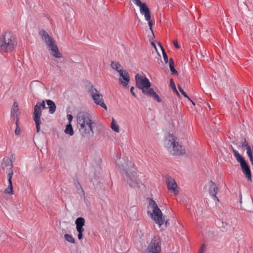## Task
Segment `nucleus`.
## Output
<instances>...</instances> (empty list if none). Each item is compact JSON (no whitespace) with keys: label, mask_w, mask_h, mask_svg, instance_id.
<instances>
[{"label":"nucleus","mask_w":253,"mask_h":253,"mask_svg":"<svg viewBox=\"0 0 253 253\" xmlns=\"http://www.w3.org/2000/svg\"><path fill=\"white\" fill-rule=\"evenodd\" d=\"M140 12L142 15H144L146 20L151 19V13L149 8L146 3H143L140 6Z\"/></svg>","instance_id":"nucleus-16"},{"label":"nucleus","mask_w":253,"mask_h":253,"mask_svg":"<svg viewBox=\"0 0 253 253\" xmlns=\"http://www.w3.org/2000/svg\"><path fill=\"white\" fill-rule=\"evenodd\" d=\"M67 118H68V120L69 122V124H70V123L71 122V121H72L73 120V116L72 115H67Z\"/></svg>","instance_id":"nucleus-41"},{"label":"nucleus","mask_w":253,"mask_h":253,"mask_svg":"<svg viewBox=\"0 0 253 253\" xmlns=\"http://www.w3.org/2000/svg\"><path fill=\"white\" fill-rule=\"evenodd\" d=\"M173 45L174 46L177 48H180V45H179L178 42L177 41H173Z\"/></svg>","instance_id":"nucleus-40"},{"label":"nucleus","mask_w":253,"mask_h":253,"mask_svg":"<svg viewBox=\"0 0 253 253\" xmlns=\"http://www.w3.org/2000/svg\"><path fill=\"white\" fill-rule=\"evenodd\" d=\"M240 203H241V204L242 203V199H241H241H240Z\"/></svg>","instance_id":"nucleus-50"},{"label":"nucleus","mask_w":253,"mask_h":253,"mask_svg":"<svg viewBox=\"0 0 253 253\" xmlns=\"http://www.w3.org/2000/svg\"><path fill=\"white\" fill-rule=\"evenodd\" d=\"M246 149L247 151L248 156L250 158L252 164L253 165V150H252V148L250 147V146H249L248 147H247Z\"/></svg>","instance_id":"nucleus-29"},{"label":"nucleus","mask_w":253,"mask_h":253,"mask_svg":"<svg viewBox=\"0 0 253 253\" xmlns=\"http://www.w3.org/2000/svg\"><path fill=\"white\" fill-rule=\"evenodd\" d=\"M245 177L247 178L248 180L251 182H252L251 171L250 167L247 169L243 171Z\"/></svg>","instance_id":"nucleus-23"},{"label":"nucleus","mask_w":253,"mask_h":253,"mask_svg":"<svg viewBox=\"0 0 253 253\" xmlns=\"http://www.w3.org/2000/svg\"><path fill=\"white\" fill-rule=\"evenodd\" d=\"M212 196L213 197L214 199L215 200L217 201V202H219V199H218V198L216 196V195H212Z\"/></svg>","instance_id":"nucleus-45"},{"label":"nucleus","mask_w":253,"mask_h":253,"mask_svg":"<svg viewBox=\"0 0 253 253\" xmlns=\"http://www.w3.org/2000/svg\"><path fill=\"white\" fill-rule=\"evenodd\" d=\"M86 87L93 102L106 110L107 106L104 102L102 94L94 87V86L90 82H88V84L86 85Z\"/></svg>","instance_id":"nucleus-6"},{"label":"nucleus","mask_w":253,"mask_h":253,"mask_svg":"<svg viewBox=\"0 0 253 253\" xmlns=\"http://www.w3.org/2000/svg\"><path fill=\"white\" fill-rule=\"evenodd\" d=\"M64 239L69 243L72 244L76 243L75 239L70 234H65L64 236Z\"/></svg>","instance_id":"nucleus-26"},{"label":"nucleus","mask_w":253,"mask_h":253,"mask_svg":"<svg viewBox=\"0 0 253 253\" xmlns=\"http://www.w3.org/2000/svg\"><path fill=\"white\" fill-rule=\"evenodd\" d=\"M18 104L16 102H14L13 105L11 108V111H18Z\"/></svg>","instance_id":"nucleus-32"},{"label":"nucleus","mask_w":253,"mask_h":253,"mask_svg":"<svg viewBox=\"0 0 253 253\" xmlns=\"http://www.w3.org/2000/svg\"><path fill=\"white\" fill-rule=\"evenodd\" d=\"M50 112V113H51V114H52V113H53L54 112L52 111V112Z\"/></svg>","instance_id":"nucleus-51"},{"label":"nucleus","mask_w":253,"mask_h":253,"mask_svg":"<svg viewBox=\"0 0 253 253\" xmlns=\"http://www.w3.org/2000/svg\"><path fill=\"white\" fill-rule=\"evenodd\" d=\"M136 86L142 90V93L153 98L158 102H161L159 96L151 88V83L145 75L137 74L135 76Z\"/></svg>","instance_id":"nucleus-2"},{"label":"nucleus","mask_w":253,"mask_h":253,"mask_svg":"<svg viewBox=\"0 0 253 253\" xmlns=\"http://www.w3.org/2000/svg\"><path fill=\"white\" fill-rule=\"evenodd\" d=\"M64 132L66 134H69L71 136L73 135L74 134V131L72 127V125L71 124H69L66 126V127L65 129L64 130Z\"/></svg>","instance_id":"nucleus-25"},{"label":"nucleus","mask_w":253,"mask_h":253,"mask_svg":"<svg viewBox=\"0 0 253 253\" xmlns=\"http://www.w3.org/2000/svg\"><path fill=\"white\" fill-rule=\"evenodd\" d=\"M77 123L79 129L84 137L93 136L92 118L88 112H80L77 116Z\"/></svg>","instance_id":"nucleus-1"},{"label":"nucleus","mask_w":253,"mask_h":253,"mask_svg":"<svg viewBox=\"0 0 253 253\" xmlns=\"http://www.w3.org/2000/svg\"><path fill=\"white\" fill-rule=\"evenodd\" d=\"M165 146L168 151L172 155L180 156L185 153L184 149L182 148L176 136L169 134L165 139Z\"/></svg>","instance_id":"nucleus-4"},{"label":"nucleus","mask_w":253,"mask_h":253,"mask_svg":"<svg viewBox=\"0 0 253 253\" xmlns=\"http://www.w3.org/2000/svg\"><path fill=\"white\" fill-rule=\"evenodd\" d=\"M1 168L3 169H7L6 171L8 176V187L5 189L4 192L6 193L13 194V186L12 183V177L13 174L12 170V163L9 159H3L1 163Z\"/></svg>","instance_id":"nucleus-7"},{"label":"nucleus","mask_w":253,"mask_h":253,"mask_svg":"<svg viewBox=\"0 0 253 253\" xmlns=\"http://www.w3.org/2000/svg\"><path fill=\"white\" fill-rule=\"evenodd\" d=\"M40 34L47 47L50 46L51 44L54 43V40L46 31L42 30L40 32Z\"/></svg>","instance_id":"nucleus-15"},{"label":"nucleus","mask_w":253,"mask_h":253,"mask_svg":"<svg viewBox=\"0 0 253 253\" xmlns=\"http://www.w3.org/2000/svg\"><path fill=\"white\" fill-rule=\"evenodd\" d=\"M231 148L234 153V155L236 158V160L240 164L242 171L249 168V166H248L245 159L238 153V152L235 150L232 146H231Z\"/></svg>","instance_id":"nucleus-11"},{"label":"nucleus","mask_w":253,"mask_h":253,"mask_svg":"<svg viewBox=\"0 0 253 253\" xmlns=\"http://www.w3.org/2000/svg\"><path fill=\"white\" fill-rule=\"evenodd\" d=\"M134 89V87L133 86H131V88H130V92H131V93L132 94V95L134 97H136V95L135 94V93L133 91Z\"/></svg>","instance_id":"nucleus-43"},{"label":"nucleus","mask_w":253,"mask_h":253,"mask_svg":"<svg viewBox=\"0 0 253 253\" xmlns=\"http://www.w3.org/2000/svg\"><path fill=\"white\" fill-rule=\"evenodd\" d=\"M41 109V102H38L35 106L34 111H40Z\"/></svg>","instance_id":"nucleus-33"},{"label":"nucleus","mask_w":253,"mask_h":253,"mask_svg":"<svg viewBox=\"0 0 253 253\" xmlns=\"http://www.w3.org/2000/svg\"><path fill=\"white\" fill-rule=\"evenodd\" d=\"M152 44L155 48H156V46L154 42H152Z\"/></svg>","instance_id":"nucleus-49"},{"label":"nucleus","mask_w":253,"mask_h":253,"mask_svg":"<svg viewBox=\"0 0 253 253\" xmlns=\"http://www.w3.org/2000/svg\"><path fill=\"white\" fill-rule=\"evenodd\" d=\"M111 66L113 69L116 70L119 73L121 72L122 70H124L121 64L118 62L112 61Z\"/></svg>","instance_id":"nucleus-21"},{"label":"nucleus","mask_w":253,"mask_h":253,"mask_svg":"<svg viewBox=\"0 0 253 253\" xmlns=\"http://www.w3.org/2000/svg\"><path fill=\"white\" fill-rule=\"evenodd\" d=\"M48 50L50 51V54L56 58H61L62 57L61 54L60 53L57 45L54 43L51 44V45L47 47Z\"/></svg>","instance_id":"nucleus-17"},{"label":"nucleus","mask_w":253,"mask_h":253,"mask_svg":"<svg viewBox=\"0 0 253 253\" xmlns=\"http://www.w3.org/2000/svg\"><path fill=\"white\" fill-rule=\"evenodd\" d=\"M42 112H34L33 118L36 125L37 131L38 132L40 129L41 117Z\"/></svg>","instance_id":"nucleus-18"},{"label":"nucleus","mask_w":253,"mask_h":253,"mask_svg":"<svg viewBox=\"0 0 253 253\" xmlns=\"http://www.w3.org/2000/svg\"><path fill=\"white\" fill-rule=\"evenodd\" d=\"M46 104L49 108V111H55L56 105L55 103L51 100H46Z\"/></svg>","instance_id":"nucleus-24"},{"label":"nucleus","mask_w":253,"mask_h":253,"mask_svg":"<svg viewBox=\"0 0 253 253\" xmlns=\"http://www.w3.org/2000/svg\"><path fill=\"white\" fill-rule=\"evenodd\" d=\"M205 245L204 244H203L201 247L200 253H204V252L205 250Z\"/></svg>","instance_id":"nucleus-39"},{"label":"nucleus","mask_w":253,"mask_h":253,"mask_svg":"<svg viewBox=\"0 0 253 253\" xmlns=\"http://www.w3.org/2000/svg\"><path fill=\"white\" fill-rule=\"evenodd\" d=\"M20 116V112H11V116L15 121L16 126L18 125V122L19 116Z\"/></svg>","instance_id":"nucleus-27"},{"label":"nucleus","mask_w":253,"mask_h":253,"mask_svg":"<svg viewBox=\"0 0 253 253\" xmlns=\"http://www.w3.org/2000/svg\"><path fill=\"white\" fill-rule=\"evenodd\" d=\"M161 241L158 236H154L152 239L145 253H160Z\"/></svg>","instance_id":"nucleus-9"},{"label":"nucleus","mask_w":253,"mask_h":253,"mask_svg":"<svg viewBox=\"0 0 253 253\" xmlns=\"http://www.w3.org/2000/svg\"><path fill=\"white\" fill-rule=\"evenodd\" d=\"M111 128L115 131L117 132H119L120 129L119 126L116 124L115 119L112 118V123H111Z\"/></svg>","instance_id":"nucleus-28"},{"label":"nucleus","mask_w":253,"mask_h":253,"mask_svg":"<svg viewBox=\"0 0 253 253\" xmlns=\"http://www.w3.org/2000/svg\"><path fill=\"white\" fill-rule=\"evenodd\" d=\"M169 85L171 88L174 87L175 86L174 81L172 78L170 79Z\"/></svg>","instance_id":"nucleus-37"},{"label":"nucleus","mask_w":253,"mask_h":253,"mask_svg":"<svg viewBox=\"0 0 253 253\" xmlns=\"http://www.w3.org/2000/svg\"><path fill=\"white\" fill-rule=\"evenodd\" d=\"M41 109L46 108L45 107V102L44 101L41 102Z\"/></svg>","instance_id":"nucleus-42"},{"label":"nucleus","mask_w":253,"mask_h":253,"mask_svg":"<svg viewBox=\"0 0 253 253\" xmlns=\"http://www.w3.org/2000/svg\"><path fill=\"white\" fill-rule=\"evenodd\" d=\"M172 89H173V90L176 92L178 94V92H177V90H176V87L175 86L174 87H172Z\"/></svg>","instance_id":"nucleus-46"},{"label":"nucleus","mask_w":253,"mask_h":253,"mask_svg":"<svg viewBox=\"0 0 253 253\" xmlns=\"http://www.w3.org/2000/svg\"><path fill=\"white\" fill-rule=\"evenodd\" d=\"M77 231L84 230L83 226L85 225V219L83 217H78L75 221Z\"/></svg>","instance_id":"nucleus-19"},{"label":"nucleus","mask_w":253,"mask_h":253,"mask_svg":"<svg viewBox=\"0 0 253 253\" xmlns=\"http://www.w3.org/2000/svg\"><path fill=\"white\" fill-rule=\"evenodd\" d=\"M135 4H136L138 6H140L141 4H142L143 3H142L140 0H131Z\"/></svg>","instance_id":"nucleus-34"},{"label":"nucleus","mask_w":253,"mask_h":253,"mask_svg":"<svg viewBox=\"0 0 253 253\" xmlns=\"http://www.w3.org/2000/svg\"><path fill=\"white\" fill-rule=\"evenodd\" d=\"M126 177V182L130 187H139L140 181L138 178L136 169L134 166L129 168L125 171Z\"/></svg>","instance_id":"nucleus-8"},{"label":"nucleus","mask_w":253,"mask_h":253,"mask_svg":"<svg viewBox=\"0 0 253 253\" xmlns=\"http://www.w3.org/2000/svg\"><path fill=\"white\" fill-rule=\"evenodd\" d=\"M115 162L118 166L122 168L125 171L132 166H134L133 163L127 158L119 157L115 160Z\"/></svg>","instance_id":"nucleus-10"},{"label":"nucleus","mask_w":253,"mask_h":253,"mask_svg":"<svg viewBox=\"0 0 253 253\" xmlns=\"http://www.w3.org/2000/svg\"><path fill=\"white\" fill-rule=\"evenodd\" d=\"M206 105H207V106H208V108H209V110H211V107L210 105H209L208 103H206Z\"/></svg>","instance_id":"nucleus-48"},{"label":"nucleus","mask_w":253,"mask_h":253,"mask_svg":"<svg viewBox=\"0 0 253 253\" xmlns=\"http://www.w3.org/2000/svg\"><path fill=\"white\" fill-rule=\"evenodd\" d=\"M119 83L123 86H127L129 81L130 78L128 72L126 70H122L121 72L119 73Z\"/></svg>","instance_id":"nucleus-14"},{"label":"nucleus","mask_w":253,"mask_h":253,"mask_svg":"<svg viewBox=\"0 0 253 253\" xmlns=\"http://www.w3.org/2000/svg\"><path fill=\"white\" fill-rule=\"evenodd\" d=\"M216 225L222 232H226L230 230L233 226L232 222L219 220L216 222Z\"/></svg>","instance_id":"nucleus-13"},{"label":"nucleus","mask_w":253,"mask_h":253,"mask_svg":"<svg viewBox=\"0 0 253 253\" xmlns=\"http://www.w3.org/2000/svg\"><path fill=\"white\" fill-rule=\"evenodd\" d=\"M169 66L172 74H178V72L175 69L174 67V61L172 58H170L169 60Z\"/></svg>","instance_id":"nucleus-22"},{"label":"nucleus","mask_w":253,"mask_h":253,"mask_svg":"<svg viewBox=\"0 0 253 253\" xmlns=\"http://www.w3.org/2000/svg\"><path fill=\"white\" fill-rule=\"evenodd\" d=\"M166 183L169 191L170 192L173 193L175 195L178 194V191L177 190V185L173 178L171 177L167 178L166 179Z\"/></svg>","instance_id":"nucleus-12"},{"label":"nucleus","mask_w":253,"mask_h":253,"mask_svg":"<svg viewBox=\"0 0 253 253\" xmlns=\"http://www.w3.org/2000/svg\"><path fill=\"white\" fill-rule=\"evenodd\" d=\"M159 44L161 48L162 49L163 55V57H164V60L165 63H167L168 62H169L168 56L166 52H165L164 47H163V46L160 42H159Z\"/></svg>","instance_id":"nucleus-30"},{"label":"nucleus","mask_w":253,"mask_h":253,"mask_svg":"<svg viewBox=\"0 0 253 253\" xmlns=\"http://www.w3.org/2000/svg\"><path fill=\"white\" fill-rule=\"evenodd\" d=\"M20 131V128L18 127V125L17 126V127L15 130V133L16 134L18 135L19 134Z\"/></svg>","instance_id":"nucleus-44"},{"label":"nucleus","mask_w":253,"mask_h":253,"mask_svg":"<svg viewBox=\"0 0 253 253\" xmlns=\"http://www.w3.org/2000/svg\"><path fill=\"white\" fill-rule=\"evenodd\" d=\"M149 206L152 209V212L148 211L150 217L160 227L165 222V217L157 203L152 199H149Z\"/></svg>","instance_id":"nucleus-5"},{"label":"nucleus","mask_w":253,"mask_h":253,"mask_svg":"<svg viewBox=\"0 0 253 253\" xmlns=\"http://www.w3.org/2000/svg\"><path fill=\"white\" fill-rule=\"evenodd\" d=\"M165 225L166 226H167L168 225H169V222L168 220H167L165 221Z\"/></svg>","instance_id":"nucleus-47"},{"label":"nucleus","mask_w":253,"mask_h":253,"mask_svg":"<svg viewBox=\"0 0 253 253\" xmlns=\"http://www.w3.org/2000/svg\"><path fill=\"white\" fill-rule=\"evenodd\" d=\"M15 35L9 31L5 32L0 37V51L10 52L17 45Z\"/></svg>","instance_id":"nucleus-3"},{"label":"nucleus","mask_w":253,"mask_h":253,"mask_svg":"<svg viewBox=\"0 0 253 253\" xmlns=\"http://www.w3.org/2000/svg\"><path fill=\"white\" fill-rule=\"evenodd\" d=\"M84 230H81V231H77L79 233L78 237L79 240H81L83 237V233L84 232Z\"/></svg>","instance_id":"nucleus-36"},{"label":"nucleus","mask_w":253,"mask_h":253,"mask_svg":"<svg viewBox=\"0 0 253 253\" xmlns=\"http://www.w3.org/2000/svg\"><path fill=\"white\" fill-rule=\"evenodd\" d=\"M178 88L179 90V91L181 92V93L186 98H188V99L190 100V98L189 97L188 95L186 94V93L183 90V89L182 88V87L180 85H178Z\"/></svg>","instance_id":"nucleus-31"},{"label":"nucleus","mask_w":253,"mask_h":253,"mask_svg":"<svg viewBox=\"0 0 253 253\" xmlns=\"http://www.w3.org/2000/svg\"><path fill=\"white\" fill-rule=\"evenodd\" d=\"M147 21H148V25H149V28H150V30L152 32L153 36H154V33H153V29H152L153 22H152V20H151L150 19H149V20H148Z\"/></svg>","instance_id":"nucleus-35"},{"label":"nucleus","mask_w":253,"mask_h":253,"mask_svg":"<svg viewBox=\"0 0 253 253\" xmlns=\"http://www.w3.org/2000/svg\"><path fill=\"white\" fill-rule=\"evenodd\" d=\"M249 146V145L248 144V142L247 141L246 139H245L243 143H242V147H245L246 148Z\"/></svg>","instance_id":"nucleus-38"},{"label":"nucleus","mask_w":253,"mask_h":253,"mask_svg":"<svg viewBox=\"0 0 253 253\" xmlns=\"http://www.w3.org/2000/svg\"><path fill=\"white\" fill-rule=\"evenodd\" d=\"M218 191V188L216 186L215 183L211 181L210 182V186H209V193L211 195H216Z\"/></svg>","instance_id":"nucleus-20"}]
</instances>
